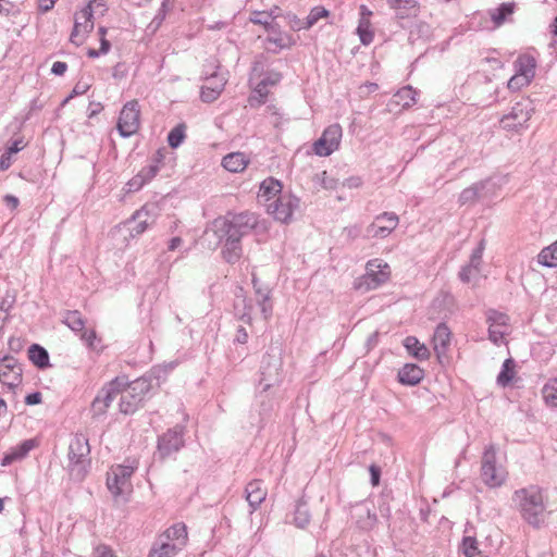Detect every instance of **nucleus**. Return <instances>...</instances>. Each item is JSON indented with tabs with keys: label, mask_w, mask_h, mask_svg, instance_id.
<instances>
[{
	"label": "nucleus",
	"mask_w": 557,
	"mask_h": 557,
	"mask_svg": "<svg viewBox=\"0 0 557 557\" xmlns=\"http://www.w3.org/2000/svg\"><path fill=\"white\" fill-rule=\"evenodd\" d=\"M259 225V215L250 211H227L212 222V231L222 245L221 255L225 262L235 264L243 256L242 239Z\"/></svg>",
	"instance_id": "f257e3e1"
},
{
	"label": "nucleus",
	"mask_w": 557,
	"mask_h": 557,
	"mask_svg": "<svg viewBox=\"0 0 557 557\" xmlns=\"http://www.w3.org/2000/svg\"><path fill=\"white\" fill-rule=\"evenodd\" d=\"M512 500L517 504L524 521L534 528H540L545 519L546 503L543 488L529 485L515 491Z\"/></svg>",
	"instance_id": "f03ea898"
},
{
	"label": "nucleus",
	"mask_w": 557,
	"mask_h": 557,
	"mask_svg": "<svg viewBox=\"0 0 557 557\" xmlns=\"http://www.w3.org/2000/svg\"><path fill=\"white\" fill-rule=\"evenodd\" d=\"M283 366L282 347L271 344L262 356L258 371V385L263 387L264 392H271L283 383L285 377Z\"/></svg>",
	"instance_id": "7ed1b4c3"
},
{
	"label": "nucleus",
	"mask_w": 557,
	"mask_h": 557,
	"mask_svg": "<svg viewBox=\"0 0 557 557\" xmlns=\"http://www.w3.org/2000/svg\"><path fill=\"white\" fill-rule=\"evenodd\" d=\"M119 407L120 412L125 416H132L144 408L146 403L156 394L154 386L145 377H137L134 381L128 380L124 391L121 393Z\"/></svg>",
	"instance_id": "20e7f679"
},
{
	"label": "nucleus",
	"mask_w": 557,
	"mask_h": 557,
	"mask_svg": "<svg viewBox=\"0 0 557 557\" xmlns=\"http://www.w3.org/2000/svg\"><path fill=\"white\" fill-rule=\"evenodd\" d=\"M90 446L88 438L82 434H76L69 445V471L72 476L77 480H83L90 467Z\"/></svg>",
	"instance_id": "39448f33"
},
{
	"label": "nucleus",
	"mask_w": 557,
	"mask_h": 557,
	"mask_svg": "<svg viewBox=\"0 0 557 557\" xmlns=\"http://www.w3.org/2000/svg\"><path fill=\"white\" fill-rule=\"evenodd\" d=\"M185 426L175 424L158 436L154 457L164 461L185 446Z\"/></svg>",
	"instance_id": "423d86ee"
},
{
	"label": "nucleus",
	"mask_w": 557,
	"mask_h": 557,
	"mask_svg": "<svg viewBox=\"0 0 557 557\" xmlns=\"http://www.w3.org/2000/svg\"><path fill=\"white\" fill-rule=\"evenodd\" d=\"M299 206L300 199L292 193L278 195L271 202L265 203L268 213L283 224L292 222L293 214L299 209Z\"/></svg>",
	"instance_id": "0eeeda50"
},
{
	"label": "nucleus",
	"mask_w": 557,
	"mask_h": 557,
	"mask_svg": "<svg viewBox=\"0 0 557 557\" xmlns=\"http://www.w3.org/2000/svg\"><path fill=\"white\" fill-rule=\"evenodd\" d=\"M140 126V107L137 100L126 102L119 115L116 129L121 137L128 138L136 134Z\"/></svg>",
	"instance_id": "6e6552de"
},
{
	"label": "nucleus",
	"mask_w": 557,
	"mask_h": 557,
	"mask_svg": "<svg viewBox=\"0 0 557 557\" xmlns=\"http://www.w3.org/2000/svg\"><path fill=\"white\" fill-rule=\"evenodd\" d=\"M481 478L490 487H498L506 480V472L496 466V449L493 445L485 448L481 460Z\"/></svg>",
	"instance_id": "1a4fd4ad"
},
{
	"label": "nucleus",
	"mask_w": 557,
	"mask_h": 557,
	"mask_svg": "<svg viewBox=\"0 0 557 557\" xmlns=\"http://www.w3.org/2000/svg\"><path fill=\"white\" fill-rule=\"evenodd\" d=\"M343 136L342 126L338 123L329 125L314 143L313 151L319 157H329L338 149Z\"/></svg>",
	"instance_id": "9d476101"
},
{
	"label": "nucleus",
	"mask_w": 557,
	"mask_h": 557,
	"mask_svg": "<svg viewBox=\"0 0 557 557\" xmlns=\"http://www.w3.org/2000/svg\"><path fill=\"white\" fill-rule=\"evenodd\" d=\"M533 110L532 102L529 99L516 102L511 111L500 120L503 128L518 132L530 120Z\"/></svg>",
	"instance_id": "9b49d317"
},
{
	"label": "nucleus",
	"mask_w": 557,
	"mask_h": 557,
	"mask_svg": "<svg viewBox=\"0 0 557 557\" xmlns=\"http://www.w3.org/2000/svg\"><path fill=\"white\" fill-rule=\"evenodd\" d=\"M23 366L12 355L0 357V382L9 389L14 391L22 384Z\"/></svg>",
	"instance_id": "f8f14e48"
},
{
	"label": "nucleus",
	"mask_w": 557,
	"mask_h": 557,
	"mask_svg": "<svg viewBox=\"0 0 557 557\" xmlns=\"http://www.w3.org/2000/svg\"><path fill=\"white\" fill-rule=\"evenodd\" d=\"M398 225V216L394 212H383L367 227V238H385Z\"/></svg>",
	"instance_id": "ddd939ff"
},
{
	"label": "nucleus",
	"mask_w": 557,
	"mask_h": 557,
	"mask_svg": "<svg viewBox=\"0 0 557 557\" xmlns=\"http://www.w3.org/2000/svg\"><path fill=\"white\" fill-rule=\"evenodd\" d=\"M455 310V298L451 294L441 292L432 301L429 308L431 320L448 319Z\"/></svg>",
	"instance_id": "4468645a"
},
{
	"label": "nucleus",
	"mask_w": 557,
	"mask_h": 557,
	"mask_svg": "<svg viewBox=\"0 0 557 557\" xmlns=\"http://www.w3.org/2000/svg\"><path fill=\"white\" fill-rule=\"evenodd\" d=\"M366 270L364 282L368 289H375L389 278L388 264L382 263V260L368 261Z\"/></svg>",
	"instance_id": "2eb2a0df"
},
{
	"label": "nucleus",
	"mask_w": 557,
	"mask_h": 557,
	"mask_svg": "<svg viewBox=\"0 0 557 557\" xmlns=\"http://www.w3.org/2000/svg\"><path fill=\"white\" fill-rule=\"evenodd\" d=\"M351 517L357 528L362 531L372 530L377 522L376 512L369 507L367 502L356 504Z\"/></svg>",
	"instance_id": "dca6fc26"
},
{
	"label": "nucleus",
	"mask_w": 557,
	"mask_h": 557,
	"mask_svg": "<svg viewBox=\"0 0 557 557\" xmlns=\"http://www.w3.org/2000/svg\"><path fill=\"white\" fill-rule=\"evenodd\" d=\"M256 399L258 404L259 414L257 428L259 431H261L262 429H264L267 422L270 420L276 403L274 398L271 396L270 392H264L263 387H261V389L257 392Z\"/></svg>",
	"instance_id": "f3484780"
},
{
	"label": "nucleus",
	"mask_w": 557,
	"mask_h": 557,
	"mask_svg": "<svg viewBox=\"0 0 557 557\" xmlns=\"http://www.w3.org/2000/svg\"><path fill=\"white\" fill-rule=\"evenodd\" d=\"M268 491L262 480L253 479L246 484L245 498L250 507V513L255 512L265 500Z\"/></svg>",
	"instance_id": "a211bd4d"
},
{
	"label": "nucleus",
	"mask_w": 557,
	"mask_h": 557,
	"mask_svg": "<svg viewBox=\"0 0 557 557\" xmlns=\"http://www.w3.org/2000/svg\"><path fill=\"white\" fill-rule=\"evenodd\" d=\"M128 384V376L117 375L112 379L110 382L106 383L102 388L97 393L96 397H100L101 401L107 405L109 408L113 399L121 394L125 385Z\"/></svg>",
	"instance_id": "6ab92c4d"
},
{
	"label": "nucleus",
	"mask_w": 557,
	"mask_h": 557,
	"mask_svg": "<svg viewBox=\"0 0 557 557\" xmlns=\"http://www.w3.org/2000/svg\"><path fill=\"white\" fill-rule=\"evenodd\" d=\"M38 445L35 438H28L22 441L14 447H11L2 457L0 465L8 467L16 461H21L27 457L29 451Z\"/></svg>",
	"instance_id": "aec40b11"
},
{
	"label": "nucleus",
	"mask_w": 557,
	"mask_h": 557,
	"mask_svg": "<svg viewBox=\"0 0 557 557\" xmlns=\"http://www.w3.org/2000/svg\"><path fill=\"white\" fill-rule=\"evenodd\" d=\"M387 4L396 10V17L401 27H410V16H416L418 11L417 0H386Z\"/></svg>",
	"instance_id": "412c9836"
},
{
	"label": "nucleus",
	"mask_w": 557,
	"mask_h": 557,
	"mask_svg": "<svg viewBox=\"0 0 557 557\" xmlns=\"http://www.w3.org/2000/svg\"><path fill=\"white\" fill-rule=\"evenodd\" d=\"M283 184L275 177H268L263 180L259 187L258 198L264 205L271 202L278 195H283Z\"/></svg>",
	"instance_id": "4be33fe9"
},
{
	"label": "nucleus",
	"mask_w": 557,
	"mask_h": 557,
	"mask_svg": "<svg viewBox=\"0 0 557 557\" xmlns=\"http://www.w3.org/2000/svg\"><path fill=\"white\" fill-rule=\"evenodd\" d=\"M416 96L417 91L412 88V86L407 85L400 88L393 95L388 103L389 110L392 111L396 108L404 110L409 108L412 103L416 102Z\"/></svg>",
	"instance_id": "5701e85b"
},
{
	"label": "nucleus",
	"mask_w": 557,
	"mask_h": 557,
	"mask_svg": "<svg viewBox=\"0 0 557 557\" xmlns=\"http://www.w3.org/2000/svg\"><path fill=\"white\" fill-rule=\"evenodd\" d=\"M27 357L29 361L39 370H45L51 367L49 352L40 344H32L27 349Z\"/></svg>",
	"instance_id": "b1692460"
},
{
	"label": "nucleus",
	"mask_w": 557,
	"mask_h": 557,
	"mask_svg": "<svg viewBox=\"0 0 557 557\" xmlns=\"http://www.w3.org/2000/svg\"><path fill=\"white\" fill-rule=\"evenodd\" d=\"M311 521V513L308 506V500L305 496L298 498L295 503L293 512V523L298 529H306Z\"/></svg>",
	"instance_id": "393cba45"
},
{
	"label": "nucleus",
	"mask_w": 557,
	"mask_h": 557,
	"mask_svg": "<svg viewBox=\"0 0 557 557\" xmlns=\"http://www.w3.org/2000/svg\"><path fill=\"white\" fill-rule=\"evenodd\" d=\"M450 336L451 332L447 325L443 322L438 323L432 338L433 348L438 358L446 352L450 343Z\"/></svg>",
	"instance_id": "a878e982"
},
{
	"label": "nucleus",
	"mask_w": 557,
	"mask_h": 557,
	"mask_svg": "<svg viewBox=\"0 0 557 557\" xmlns=\"http://www.w3.org/2000/svg\"><path fill=\"white\" fill-rule=\"evenodd\" d=\"M252 287L257 295V302L261 307V312L264 315V319H268L272 314V305L269 304L270 300V289L267 286H262L259 278L252 275Z\"/></svg>",
	"instance_id": "bb28decb"
},
{
	"label": "nucleus",
	"mask_w": 557,
	"mask_h": 557,
	"mask_svg": "<svg viewBox=\"0 0 557 557\" xmlns=\"http://www.w3.org/2000/svg\"><path fill=\"white\" fill-rule=\"evenodd\" d=\"M249 163L248 158L244 152H231L223 157L222 166L232 173L244 171Z\"/></svg>",
	"instance_id": "cd10ccee"
},
{
	"label": "nucleus",
	"mask_w": 557,
	"mask_h": 557,
	"mask_svg": "<svg viewBox=\"0 0 557 557\" xmlns=\"http://www.w3.org/2000/svg\"><path fill=\"white\" fill-rule=\"evenodd\" d=\"M516 73L527 78L530 83L535 75L536 61L532 55L521 54L513 63Z\"/></svg>",
	"instance_id": "c85d7f7f"
},
{
	"label": "nucleus",
	"mask_w": 557,
	"mask_h": 557,
	"mask_svg": "<svg viewBox=\"0 0 557 557\" xmlns=\"http://www.w3.org/2000/svg\"><path fill=\"white\" fill-rule=\"evenodd\" d=\"M211 79H219V83L216 84V86H206L205 85L201 87V91H200V99L207 103H211L220 97L221 92L224 89L225 83H226L225 78L220 76L218 74V72H214L211 74Z\"/></svg>",
	"instance_id": "c756f323"
},
{
	"label": "nucleus",
	"mask_w": 557,
	"mask_h": 557,
	"mask_svg": "<svg viewBox=\"0 0 557 557\" xmlns=\"http://www.w3.org/2000/svg\"><path fill=\"white\" fill-rule=\"evenodd\" d=\"M252 310L253 305L251 299L245 296H237L234 302V311L239 321L250 325L252 323Z\"/></svg>",
	"instance_id": "7c9ffc66"
},
{
	"label": "nucleus",
	"mask_w": 557,
	"mask_h": 557,
	"mask_svg": "<svg viewBox=\"0 0 557 557\" xmlns=\"http://www.w3.org/2000/svg\"><path fill=\"white\" fill-rule=\"evenodd\" d=\"M397 382L403 386H417L418 385V364L408 362L403 366L397 372Z\"/></svg>",
	"instance_id": "2f4dec72"
},
{
	"label": "nucleus",
	"mask_w": 557,
	"mask_h": 557,
	"mask_svg": "<svg viewBox=\"0 0 557 557\" xmlns=\"http://www.w3.org/2000/svg\"><path fill=\"white\" fill-rule=\"evenodd\" d=\"M86 322L87 320L78 310H65L63 313L62 323L76 335H79L86 329Z\"/></svg>",
	"instance_id": "473e14b6"
},
{
	"label": "nucleus",
	"mask_w": 557,
	"mask_h": 557,
	"mask_svg": "<svg viewBox=\"0 0 557 557\" xmlns=\"http://www.w3.org/2000/svg\"><path fill=\"white\" fill-rule=\"evenodd\" d=\"M490 185V181H484L463 189L459 196L460 205L473 203L475 200L483 198V190Z\"/></svg>",
	"instance_id": "72a5a7b5"
},
{
	"label": "nucleus",
	"mask_w": 557,
	"mask_h": 557,
	"mask_svg": "<svg viewBox=\"0 0 557 557\" xmlns=\"http://www.w3.org/2000/svg\"><path fill=\"white\" fill-rule=\"evenodd\" d=\"M265 42L273 44L275 46L274 48L267 47V51L273 54L280 53L283 49H289L295 44L293 37L288 34H284L283 32L282 35L267 37Z\"/></svg>",
	"instance_id": "f704fd0d"
},
{
	"label": "nucleus",
	"mask_w": 557,
	"mask_h": 557,
	"mask_svg": "<svg viewBox=\"0 0 557 557\" xmlns=\"http://www.w3.org/2000/svg\"><path fill=\"white\" fill-rule=\"evenodd\" d=\"M137 467L138 461L136 459L127 458L124 463L113 466L112 471L116 472V474L125 485H131V478L134 474Z\"/></svg>",
	"instance_id": "c9c22d12"
},
{
	"label": "nucleus",
	"mask_w": 557,
	"mask_h": 557,
	"mask_svg": "<svg viewBox=\"0 0 557 557\" xmlns=\"http://www.w3.org/2000/svg\"><path fill=\"white\" fill-rule=\"evenodd\" d=\"M250 22L256 25L263 26L268 33H271L273 35H282V29H281L280 24L268 18L265 16L264 12H260V11L252 12Z\"/></svg>",
	"instance_id": "e433bc0d"
},
{
	"label": "nucleus",
	"mask_w": 557,
	"mask_h": 557,
	"mask_svg": "<svg viewBox=\"0 0 557 557\" xmlns=\"http://www.w3.org/2000/svg\"><path fill=\"white\" fill-rule=\"evenodd\" d=\"M160 212L161 208L158 202H146L140 209L133 213V219L146 218L149 222L154 224Z\"/></svg>",
	"instance_id": "4c0bfd02"
},
{
	"label": "nucleus",
	"mask_w": 557,
	"mask_h": 557,
	"mask_svg": "<svg viewBox=\"0 0 557 557\" xmlns=\"http://www.w3.org/2000/svg\"><path fill=\"white\" fill-rule=\"evenodd\" d=\"M81 341H83L86 347L91 350L100 354L103 351V346H100L102 339L98 336L95 329L84 330L79 335Z\"/></svg>",
	"instance_id": "58836bf2"
},
{
	"label": "nucleus",
	"mask_w": 557,
	"mask_h": 557,
	"mask_svg": "<svg viewBox=\"0 0 557 557\" xmlns=\"http://www.w3.org/2000/svg\"><path fill=\"white\" fill-rule=\"evenodd\" d=\"M169 374V370L166 367H162L161 364L153 366L148 372L143 374L140 377H145L150 385L154 386V392H157L160 387V382L165 381Z\"/></svg>",
	"instance_id": "ea45409f"
},
{
	"label": "nucleus",
	"mask_w": 557,
	"mask_h": 557,
	"mask_svg": "<svg viewBox=\"0 0 557 557\" xmlns=\"http://www.w3.org/2000/svg\"><path fill=\"white\" fill-rule=\"evenodd\" d=\"M186 138L185 123H178L168 134V145L172 149H177Z\"/></svg>",
	"instance_id": "a19ab883"
},
{
	"label": "nucleus",
	"mask_w": 557,
	"mask_h": 557,
	"mask_svg": "<svg viewBox=\"0 0 557 557\" xmlns=\"http://www.w3.org/2000/svg\"><path fill=\"white\" fill-rule=\"evenodd\" d=\"M539 263L544 267L555 268L557 267V240L550 246L545 247L539 253Z\"/></svg>",
	"instance_id": "79ce46f5"
},
{
	"label": "nucleus",
	"mask_w": 557,
	"mask_h": 557,
	"mask_svg": "<svg viewBox=\"0 0 557 557\" xmlns=\"http://www.w3.org/2000/svg\"><path fill=\"white\" fill-rule=\"evenodd\" d=\"M515 375V361L509 358L506 359L502 366V370L497 375V384L505 387L509 385Z\"/></svg>",
	"instance_id": "37998d69"
},
{
	"label": "nucleus",
	"mask_w": 557,
	"mask_h": 557,
	"mask_svg": "<svg viewBox=\"0 0 557 557\" xmlns=\"http://www.w3.org/2000/svg\"><path fill=\"white\" fill-rule=\"evenodd\" d=\"M329 15H330V11L327 9H325L324 7H321V5L313 7L310 10L308 16L306 17L304 25H299L298 28L309 29L314 24H317L319 20H321L323 17H327Z\"/></svg>",
	"instance_id": "c03bdc74"
},
{
	"label": "nucleus",
	"mask_w": 557,
	"mask_h": 557,
	"mask_svg": "<svg viewBox=\"0 0 557 557\" xmlns=\"http://www.w3.org/2000/svg\"><path fill=\"white\" fill-rule=\"evenodd\" d=\"M461 548L466 557H487L486 554L479 548V543L473 536H465Z\"/></svg>",
	"instance_id": "a18cd8bd"
},
{
	"label": "nucleus",
	"mask_w": 557,
	"mask_h": 557,
	"mask_svg": "<svg viewBox=\"0 0 557 557\" xmlns=\"http://www.w3.org/2000/svg\"><path fill=\"white\" fill-rule=\"evenodd\" d=\"M357 34L359 36L360 42L363 46H368L373 41L374 33L371 29L370 22L366 18H360L358 27H357Z\"/></svg>",
	"instance_id": "49530a36"
},
{
	"label": "nucleus",
	"mask_w": 557,
	"mask_h": 557,
	"mask_svg": "<svg viewBox=\"0 0 557 557\" xmlns=\"http://www.w3.org/2000/svg\"><path fill=\"white\" fill-rule=\"evenodd\" d=\"M125 486L126 485L119 478L115 471L111 470V472L108 473L107 487L115 498L123 494Z\"/></svg>",
	"instance_id": "de8ad7c7"
},
{
	"label": "nucleus",
	"mask_w": 557,
	"mask_h": 557,
	"mask_svg": "<svg viewBox=\"0 0 557 557\" xmlns=\"http://www.w3.org/2000/svg\"><path fill=\"white\" fill-rule=\"evenodd\" d=\"M515 4L510 2L502 3L499 7H497L492 14V20L495 24L500 25L503 24L509 15L513 13Z\"/></svg>",
	"instance_id": "09e8293b"
},
{
	"label": "nucleus",
	"mask_w": 557,
	"mask_h": 557,
	"mask_svg": "<svg viewBox=\"0 0 557 557\" xmlns=\"http://www.w3.org/2000/svg\"><path fill=\"white\" fill-rule=\"evenodd\" d=\"M248 356V349L245 346L236 345L231 347L226 358L231 366L236 367L240 362H243Z\"/></svg>",
	"instance_id": "8fccbe9b"
},
{
	"label": "nucleus",
	"mask_w": 557,
	"mask_h": 557,
	"mask_svg": "<svg viewBox=\"0 0 557 557\" xmlns=\"http://www.w3.org/2000/svg\"><path fill=\"white\" fill-rule=\"evenodd\" d=\"M508 315L494 309H490L486 312V322L488 327H507Z\"/></svg>",
	"instance_id": "3c124183"
},
{
	"label": "nucleus",
	"mask_w": 557,
	"mask_h": 557,
	"mask_svg": "<svg viewBox=\"0 0 557 557\" xmlns=\"http://www.w3.org/2000/svg\"><path fill=\"white\" fill-rule=\"evenodd\" d=\"M127 224L132 225L129 227V234L132 237H136L145 233L151 225H153L146 218L133 219V215L127 221Z\"/></svg>",
	"instance_id": "603ef678"
},
{
	"label": "nucleus",
	"mask_w": 557,
	"mask_h": 557,
	"mask_svg": "<svg viewBox=\"0 0 557 557\" xmlns=\"http://www.w3.org/2000/svg\"><path fill=\"white\" fill-rule=\"evenodd\" d=\"M169 2L170 0H162L159 10L157 11L151 23L149 24L148 28H150L152 33H156L164 22L166 14L169 12Z\"/></svg>",
	"instance_id": "864d4df0"
},
{
	"label": "nucleus",
	"mask_w": 557,
	"mask_h": 557,
	"mask_svg": "<svg viewBox=\"0 0 557 557\" xmlns=\"http://www.w3.org/2000/svg\"><path fill=\"white\" fill-rule=\"evenodd\" d=\"M176 552L175 544L163 543L158 548L152 547L148 557H174Z\"/></svg>",
	"instance_id": "5fc2aeb1"
},
{
	"label": "nucleus",
	"mask_w": 557,
	"mask_h": 557,
	"mask_svg": "<svg viewBox=\"0 0 557 557\" xmlns=\"http://www.w3.org/2000/svg\"><path fill=\"white\" fill-rule=\"evenodd\" d=\"M479 275H480V268L471 265L469 263L463 265L458 274L460 281L466 284L473 282L474 280H476L479 277Z\"/></svg>",
	"instance_id": "6e6d98bb"
},
{
	"label": "nucleus",
	"mask_w": 557,
	"mask_h": 557,
	"mask_svg": "<svg viewBox=\"0 0 557 557\" xmlns=\"http://www.w3.org/2000/svg\"><path fill=\"white\" fill-rule=\"evenodd\" d=\"M545 403L552 407H557V381L553 384H546L543 388Z\"/></svg>",
	"instance_id": "4d7b16f0"
},
{
	"label": "nucleus",
	"mask_w": 557,
	"mask_h": 557,
	"mask_svg": "<svg viewBox=\"0 0 557 557\" xmlns=\"http://www.w3.org/2000/svg\"><path fill=\"white\" fill-rule=\"evenodd\" d=\"M165 534L170 540H185L187 537L186 527L183 523L174 524L165 531Z\"/></svg>",
	"instance_id": "13d9d810"
},
{
	"label": "nucleus",
	"mask_w": 557,
	"mask_h": 557,
	"mask_svg": "<svg viewBox=\"0 0 557 557\" xmlns=\"http://www.w3.org/2000/svg\"><path fill=\"white\" fill-rule=\"evenodd\" d=\"M262 76V86L268 87L277 85L283 78L282 73L274 70H267Z\"/></svg>",
	"instance_id": "bf43d9fd"
},
{
	"label": "nucleus",
	"mask_w": 557,
	"mask_h": 557,
	"mask_svg": "<svg viewBox=\"0 0 557 557\" xmlns=\"http://www.w3.org/2000/svg\"><path fill=\"white\" fill-rule=\"evenodd\" d=\"M25 146L26 144L24 143L23 137L14 138L8 143L4 151L7 152V154L13 156L22 151L25 148Z\"/></svg>",
	"instance_id": "052dcab7"
},
{
	"label": "nucleus",
	"mask_w": 557,
	"mask_h": 557,
	"mask_svg": "<svg viewBox=\"0 0 557 557\" xmlns=\"http://www.w3.org/2000/svg\"><path fill=\"white\" fill-rule=\"evenodd\" d=\"M14 302H15L14 296H12V297L7 296V297L2 298V300L0 301V319H2L3 321L8 320L9 312L13 308Z\"/></svg>",
	"instance_id": "680f3d73"
},
{
	"label": "nucleus",
	"mask_w": 557,
	"mask_h": 557,
	"mask_svg": "<svg viewBox=\"0 0 557 557\" xmlns=\"http://www.w3.org/2000/svg\"><path fill=\"white\" fill-rule=\"evenodd\" d=\"M265 57L264 54H259L256 57V59L252 62L251 72L253 75L261 77L265 70Z\"/></svg>",
	"instance_id": "e2e57ef3"
},
{
	"label": "nucleus",
	"mask_w": 557,
	"mask_h": 557,
	"mask_svg": "<svg viewBox=\"0 0 557 557\" xmlns=\"http://www.w3.org/2000/svg\"><path fill=\"white\" fill-rule=\"evenodd\" d=\"M157 165L154 164H148L144 166L137 174L141 176L143 180H145V183H149L156 175L158 174Z\"/></svg>",
	"instance_id": "0e129e2a"
},
{
	"label": "nucleus",
	"mask_w": 557,
	"mask_h": 557,
	"mask_svg": "<svg viewBox=\"0 0 557 557\" xmlns=\"http://www.w3.org/2000/svg\"><path fill=\"white\" fill-rule=\"evenodd\" d=\"M404 346L412 358L418 359V337L407 336L404 341Z\"/></svg>",
	"instance_id": "69168bd1"
},
{
	"label": "nucleus",
	"mask_w": 557,
	"mask_h": 557,
	"mask_svg": "<svg viewBox=\"0 0 557 557\" xmlns=\"http://www.w3.org/2000/svg\"><path fill=\"white\" fill-rule=\"evenodd\" d=\"M506 327H488V338L496 345H499L506 334Z\"/></svg>",
	"instance_id": "338daca9"
},
{
	"label": "nucleus",
	"mask_w": 557,
	"mask_h": 557,
	"mask_svg": "<svg viewBox=\"0 0 557 557\" xmlns=\"http://www.w3.org/2000/svg\"><path fill=\"white\" fill-rule=\"evenodd\" d=\"M529 84H530V82L527 78H524V77H522V76H520L519 74L516 73V75H513L508 81L507 86H508V88L510 90H518V89H520L523 86H528Z\"/></svg>",
	"instance_id": "774afa93"
}]
</instances>
